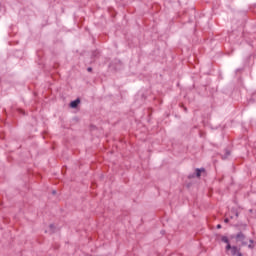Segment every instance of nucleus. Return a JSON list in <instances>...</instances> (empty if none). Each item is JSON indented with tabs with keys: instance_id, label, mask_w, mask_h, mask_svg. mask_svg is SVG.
I'll return each mask as SVG.
<instances>
[{
	"instance_id": "nucleus-1",
	"label": "nucleus",
	"mask_w": 256,
	"mask_h": 256,
	"mask_svg": "<svg viewBox=\"0 0 256 256\" xmlns=\"http://www.w3.org/2000/svg\"><path fill=\"white\" fill-rule=\"evenodd\" d=\"M222 241L223 243H226V251L228 253V255H232V256H243V254H241V248H238L237 246H231V245H235V243H231V240H229V238L227 237H222Z\"/></svg>"
},
{
	"instance_id": "nucleus-9",
	"label": "nucleus",
	"mask_w": 256,
	"mask_h": 256,
	"mask_svg": "<svg viewBox=\"0 0 256 256\" xmlns=\"http://www.w3.org/2000/svg\"><path fill=\"white\" fill-rule=\"evenodd\" d=\"M88 71H91V68H88Z\"/></svg>"
},
{
	"instance_id": "nucleus-4",
	"label": "nucleus",
	"mask_w": 256,
	"mask_h": 256,
	"mask_svg": "<svg viewBox=\"0 0 256 256\" xmlns=\"http://www.w3.org/2000/svg\"><path fill=\"white\" fill-rule=\"evenodd\" d=\"M55 232V225L50 224L46 233H54Z\"/></svg>"
},
{
	"instance_id": "nucleus-7",
	"label": "nucleus",
	"mask_w": 256,
	"mask_h": 256,
	"mask_svg": "<svg viewBox=\"0 0 256 256\" xmlns=\"http://www.w3.org/2000/svg\"><path fill=\"white\" fill-rule=\"evenodd\" d=\"M224 221H225V223H229V219L228 218H226Z\"/></svg>"
},
{
	"instance_id": "nucleus-2",
	"label": "nucleus",
	"mask_w": 256,
	"mask_h": 256,
	"mask_svg": "<svg viewBox=\"0 0 256 256\" xmlns=\"http://www.w3.org/2000/svg\"><path fill=\"white\" fill-rule=\"evenodd\" d=\"M230 243H234L237 245V243H242V245H247V242L245 241V235L243 233H238L236 236H231L230 239H228Z\"/></svg>"
},
{
	"instance_id": "nucleus-8",
	"label": "nucleus",
	"mask_w": 256,
	"mask_h": 256,
	"mask_svg": "<svg viewBox=\"0 0 256 256\" xmlns=\"http://www.w3.org/2000/svg\"><path fill=\"white\" fill-rule=\"evenodd\" d=\"M217 229H221V225L220 224H218Z\"/></svg>"
},
{
	"instance_id": "nucleus-3",
	"label": "nucleus",
	"mask_w": 256,
	"mask_h": 256,
	"mask_svg": "<svg viewBox=\"0 0 256 256\" xmlns=\"http://www.w3.org/2000/svg\"><path fill=\"white\" fill-rule=\"evenodd\" d=\"M80 103H81V100L76 99V100H74V101H72V102L70 103V107H72V109H75V108H77V106H78Z\"/></svg>"
},
{
	"instance_id": "nucleus-5",
	"label": "nucleus",
	"mask_w": 256,
	"mask_h": 256,
	"mask_svg": "<svg viewBox=\"0 0 256 256\" xmlns=\"http://www.w3.org/2000/svg\"><path fill=\"white\" fill-rule=\"evenodd\" d=\"M203 171H205V169H196V176L201 177V173H203Z\"/></svg>"
},
{
	"instance_id": "nucleus-6",
	"label": "nucleus",
	"mask_w": 256,
	"mask_h": 256,
	"mask_svg": "<svg viewBox=\"0 0 256 256\" xmlns=\"http://www.w3.org/2000/svg\"><path fill=\"white\" fill-rule=\"evenodd\" d=\"M249 249H254L253 240H250V244L248 245Z\"/></svg>"
}]
</instances>
